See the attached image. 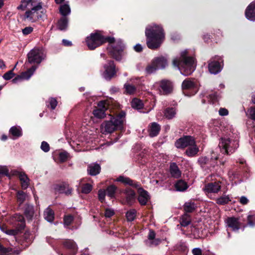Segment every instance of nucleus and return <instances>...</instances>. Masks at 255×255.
Listing matches in <instances>:
<instances>
[{"label":"nucleus","mask_w":255,"mask_h":255,"mask_svg":"<svg viewBox=\"0 0 255 255\" xmlns=\"http://www.w3.org/2000/svg\"><path fill=\"white\" fill-rule=\"evenodd\" d=\"M108 42V50L110 54L117 60H121L124 55L125 45L121 39L115 40L114 37L105 38L100 32L92 33L87 37L86 44L91 50H93L105 42Z\"/></svg>","instance_id":"f257e3e1"},{"label":"nucleus","mask_w":255,"mask_h":255,"mask_svg":"<svg viewBox=\"0 0 255 255\" xmlns=\"http://www.w3.org/2000/svg\"><path fill=\"white\" fill-rule=\"evenodd\" d=\"M146 44L151 49L159 48L165 38L164 33L161 27L155 24L148 25L145 29Z\"/></svg>","instance_id":"f03ea898"},{"label":"nucleus","mask_w":255,"mask_h":255,"mask_svg":"<svg viewBox=\"0 0 255 255\" xmlns=\"http://www.w3.org/2000/svg\"><path fill=\"white\" fill-rule=\"evenodd\" d=\"M173 65L180 70L181 74L188 76L191 74L195 70L196 64L193 57L188 56L187 50L181 52L180 57L173 59Z\"/></svg>","instance_id":"7ed1b4c3"},{"label":"nucleus","mask_w":255,"mask_h":255,"mask_svg":"<svg viewBox=\"0 0 255 255\" xmlns=\"http://www.w3.org/2000/svg\"><path fill=\"white\" fill-rule=\"evenodd\" d=\"M125 113H121L115 117H112L110 120L104 122L101 125V132L104 134L111 133L114 131L123 128L125 121Z\"/></svg>","instance_id":"20e7f679"},{"label":"nucleus","mask_w":255,"mask_h":255,"mask_svg":"<svg viewBox=\"0 0 255 255\" xmlns=\"http://www.w3.org/2000/svg\"><path fill=\"white\" fill-rule=\"evenodd\" d=\"M238 146V142L237 140L231 139L227 136L222 137L219 143L221 152L225 154L233 153Z\"/></svg>","instance_id":"39448f33"},{"label":"nucleus","mask_w":255,"mask_h":255,"mask_svg":"<svg viewBox=\"0 0 255 255\" xmlns=\"http://www.w3.org/2000/svg\"><path fill=\"white\" fill-rule=\"evenodd\" d=\"M42 8V3L37 2L36 5L30 8V9L25 12L24 19L32 22L37 21L39 18L41 17Z\"/></svg>","instance_id":"423d86ee"},{"label":"nucleus","mask_w":255,"mask_h":255,"mask_svg":"<svg viewBox=\"0 0 255 255\" xmlns=\"http://www.w3.org/2000/svg\"><path fill=\"white\" fill-rule=\"evenodd\" d=\"M45 57V55L42 50L38 48H34L30 50L27 54V60L25 64L28 66V64H38L41 63Z\"/></svg>","instance_id":"0eeeda50"},{"label":"nucleus","mask_w":255,"mask_h":255,"mask_svg":"<svg viewBox=\"0 0 255 255\" xmlns=\"http://www.w3.org/2000/svg\"><path fill=\"white\" fill-rule=\"evenodd\" d=\"M181 87L184 93L190 91L189 94H185L186 95L189 96L195 95L198 91L197 84L194 80L189 78L186 79L183 81Z\"/></svg>","instance_id":"6e6552de"},{"label":"nucleus","mask_w":255,"mask_h":255,"mask_svg":"<svg viewBox=\"0 0 255 255\" xmlns=\"http://www.w3.org/2000/svg\"><path fill=\"white\" fill-rule=\"evenodd\" d=\"M195 139L191 136H183L180 138L175 143V146L178 148H184L190 145H194Z\"/></svg>","instance_id":"1a4fd4ad"},{"label":"nucleus","mask_w":255,"mask_h":255,"mask_svg":"<svg viewBox=\"0 0 255 255\" xmlns=\"http://www.w3.org/2000/svg\"><path fill=\"white\" fill-rule=\"evenodd\" d=\"M105 71L103 77L106 80H110L116 74L115 65L113 61H109L104 65Z\"/></svg>","instance_id":"9d476101"},{"label":"nucleus","mask_w":255,"mask_h":255,"mask_svg":"<svg viewBox=\"0 0 255 255\" xmlns=\"http://www.w3.org/2000/svg\"><path fill=\"white\" fill-rule=\"evenodd\" d=\"M37 67L36 66H32L31 68L28 69L26 71L22 72L20 75L17 76L14 78L12 82L13 83H16L21 80H28L33 74Z\"/></svg>","instance_id":"9b49d317"},{"label":"nucleus","mask_w":255,"mask_h":255,"mask_svg":"<svg viewBox=\"0 0 255 255\" xmlns=\"http://www.w3.org/2000/svg\"><path fill=\"white\" fill-rule=\"evenodd\" d=\"M108 103L106 101H100L98 104V108L93 111V115L97 118L102 119L106 116L105 112L108 108Z\"/></svg>","instance_id":"f8f14e48"},{"label":"nucleus","mask_w":255,"mask_h":255,"mask_svg":"<svg viewBox=\"0 0 255 255\" xmlns=\"http://www.w3.org/2000/svg\"><path fill=\"white\" fill-rule=\"evenodd\" d=\"M137 200L141 205H145L150 199V196L146 190L141 188L138 189Z\"/></svg>","instance_id":"ddd939ff"},{"label":"nucleus","mask_w":255,"mask_h":255,"mask_svg":"<svg viewBox=\"0 0 255 255\" xmlns=\"http://www.w3.org/2000/svg\"><path fill=\"white\" fill-rule=\"evenodd\" d=\"M220 182H215L206 184L204 188L205 192L208 193H215L218 192L221 189Z\"/></svg>","instance_id":"4468645a"},{"label":"nucleus","mask_w":255,"mask_h":255,"mask_svg":"<svg viewBox=\"0 0 255 255\" xmlns=\"http://www.w3.org/2000/svg\"><path fill=\"white\" fill-rule=\"evenodd\" d=\"M160 91L164 95H167L171 92L173 88L172 83L168 80H162L159 84Z\"/></svg>","instance_id":"2eb2a0df"},{"label":"nucleus","mask_w":255,"mask_h":255,"mask_svg":"<svg viewBox=\"0 0 255 255\" xmlns=\"http://www.w3.org/2000/svg\"><path fill=\"white\" fill-rule=\"evenodd\" d=\"M245 15L248 19L251 21H255V1L252 2L247 7Z\"/></svg>","instance_id":"dca6fc26"},{"label":"nucleus","mask_w":255,"mask_h":255,"mask_svg":"<svg viewBox=\"0 0 255 255\" xmlns=\"http://www.w3.org/2000/svg\"><path fill=\"white\" fill-rule=\"evenodd\" d=\"M63 245L66 249L69 250L71 252V255H76L78 250V247L75 242L73 240H67L64 242Z\"/></svg>","instance_id":"f3484780"},{"label":"nucleus","mask_w":255,"mask_h":255,"mask_svg":"<svg viewBox=\"0 0 255 255\" xmlns=\"http://www.w3.org/2000/svg\"><path fill=\"white\" fill-rule=\"evenodd\" d=\"M226 223L228 226L231 228L234 231H237L241 226L239 219L234 217L228 218L227 220Z\"/></svg>","instance_id":"a211bd4d"},{"label":"nucleus","mask_w":255,"mask_h":255,"mask_svg":"<svg viewBox=\"0 0 255 255\" xmlns=\"http://www.w3.org/2000/svg\"><path fill=\"white\" fill-rule=\"evenodd\" d=\"M209 71L211 74H216L222 69V65L219 62L211 61L208 65Z\"/></svg>","instance_id":"6ab92c4d"},{"label":"nucleus","mask_w":255,"mask_h":255,"mask_svg":"<svg viewBox=\"0 0 255 255\" xmlns=\"http://www.w3.org/2000/svg\"><path fill=\"white\" fill-rule=\"evenodd\" d=\"M9 133L12 139H17L22 136V129L19 126H13L9 129Z\"/></svg>","instance_id":"aec40b11"},{"label":"nucleus","mask_w":255,"mask_h":255,"mask_svg":"<svg viewBox=\"0 0 255 255\" xmlns=\"http://www.w3.org/2000/svg\"><path fill=\"white\" fill-rule=\"evenodd\" d=\"M160 130V126L156 123H152L148 126V132L150 137L157 136Z\"/></svg>","instance_id":"412c9836"},{"label":"nucleus","mask_w":255,"mask_h":255,"mask_svg":"<svg viewBox=\"0 0 255 255\" xmlns=\"http://www.w3.org/2000/svg\"><path fill=\"white\" fill-rule=\"evenodd\" d=\"M153 61L158 70L163 69L167 65V60L163 56L155 57Z\"/></svg>","instance_id":"4be33fe9"},{"label":"nucleus","mask_w":255,"mask_h":255,"mask_svg":"<svg viewBox=\"0 0 255 255\" xmlns=\"http://www.w3.org/2000/svg\"><path fill=\"white\" fill-rule=\"evenodd\" d=\"M37 3L33 0H21L20 5L17 6V8L19 10H24L26 8H30L33 7Z\"/></svg>","instance_id":"5701e85b"},{"label":"nucleus","mask_w":255,"mask_h":255,"mask_svg":"<svg viewBox=\"0 0 255 255\" xmlns=\"http://www.w3.org/2000/svg\"><path fill=\"white\" fill-rule=\"evenodd\" d=\"M16 172L18 175L22 188L23 189H26L29 184V179L27 176L24 172L17 171Z\"/></svg>","instance_id":"b1692460"},{"label":"nucleus","mask_w":255,"mask_h":255,"mask_svg":"<svg viewBox=\"0 0 255 255\" xmlns=\"http://www.w3.org/2000/svg\"><path fill=\"white\" fill-rule=\"evenodd\" d=\"M126 195V202L129 205L132 204L135 200V192L130 188H127L125 192Z\"/></svg>","instance_id":"393cba45"},{"label":"nucleus","mask_w":255,"mask_h":255,"mask_svg":"<svg viewBox=\"0 0 255 255\" xmlns=\"http://www.w3.org/2000/svg\"><path fill=\"white\" fill-rule=\"evenodd\" d=\"M12 220L14 222L13 224L15 226H17L19 229H23L24 227V217L19 214H15L12 217Z\"/></svg>","instance_id":"a878e982"},{"label":"nucleus","mask_w":255,"mask_h":255,"mask_svg":"<svg viewBox=\"0 0 255 255\" xmlns=\"http://www.w3.org/2000/svg\"><path fill=\"white\" fill-rule=\"evenodd\" d=\"M116 180L118 182H122L125 184H128L132 187H134L135 188H137L138 185L136 182H133L132 180L130 179L129 178L125 177L124 176H119Z\"/></svg>","instance_id":"bb28decb"},{"label":"nucleus","mask_w":255,"mask_h":255,"mask_svg":"<svg viewBox=\"0 0 255 255\" xmlns=\"http://www.w3.org/2000/svg\"><path fill=\"white\" fill-rule=\"evenodd\" d=\"M101 170V167L98 164L94 163L89 165L88 171L90 175L94 176L98 174Z\"/></svg>","instance_id":"cd10ccee"},{"label":"nucleus","mask_w":255,"mask_h":255,"mask_svg":"<svg viewBox=\"0 0 255 255\" xmlns=\"http://www.w3.org/2000/svg\"><path fill=\"white\" fill-rule=\"evenodd\" d=\"M170 171L172 177L179 178L181 176V172L175 163H172L170 166Z\"/></svg>","instance_id":"c85d7f7f"},{"label":"nucleus","mask_w":255,"mask_h":255,"mask_svg":"<svg viewBox=\"0 0 255 255\" xmlns=\"http://www.w3.org/2000/svg\"><path fill=\"white\" fill-rule=\"evenodd\" d=\"M199 151V148L196 144V142L194 145H190L186 149L185 153L186 155L190 157H192L196 155Z\"/></svg>","instance_id":"c756f323"},{"label":"nucleus","mask_w":255,"mask_h":255,"mask_svg":"<svg viewBox=\"0 0 255 255\" xmlns=\"http://www.w3.org/2000/svg\"><path fill=\"white\" fill-rule=\"evenodd\" d=\"M175 188L178 191H184L187 189L188 185L186 182L180 180L175 184Z\"/></svg>","instance_id":"7c9ffc66"},{"label":"nucleus","mask_w":255,"mask_h":255,"mask_svg":"<svg viewBox=\"0 0 255 255\" xmlns=\"http://www.w3.org/2000/svg\"><path fill=\"white\" fill-rule=\"evenodd\" d=\"M59 11L61 15L65 16L69 14L71 12V9L68 3H63L60 6Z\"/></svg>","instance_id":"2f4dec72"},{"label":"nucleus","mask_w":255,"mask_h":255,"mask_svg":"<svg viewBox=\"0 0 255 255\" xmlns=\"http://www.w3.org/2000/svg\"><path fill=\"white\" fill-rule=\"evenodd\" d=\"M44 216L48 222H52L54 218V212L50 208H47L44 212Z\"/></svg>","instance_id":"473e14b6"},{"label":"nucleus","mask_w":255,"mask_h":255,"mask_svg":"<svg viewBox=\"0 0 255 255\" xmlns=\"http://www.w3.org/2000/svg\"><path fill=\"white\" fill-rule=\"evenodd\" d=\"M196 207V205L194 202L191 201L186 202L184 205V209L185 211L188 213L193 212Z\"/></svg>","instance_id":"72a5a7b5"},{"label":"nucleus","mask_w":255,"mask_h":255,"mask_svg":"<svg viewBox=\"0 0 255 255\" xmlns=\"http://www.w3.org/2000/svg\"><path fill=\"white\" fill-rule=\"evenodd\" d=\"M176 114V110L175 108H167L164 112L165 117L168 119L174 118Z\"/></svg>","instance_id":"f704fd0d"},{"label":"nucleus","mask_w":255,"mask_h":255,"mask_svg":"<svg viewBox=\"0 0 255 255\" xmlns=\"http://www.w3.org/2000/svg\"><path fill=\"white\" fill-rule=\"evenodd\" d=\"M68 26V19L66 17L61 18L58 22V27L61 30H65Z\"/></svg>","instance_id":"c9c22d12"},{"label":"nucleus","mask_w":255,"mask_h":255,"mask_svg":"<svg viewBox=\"0 0 255 255\" xmlns=\"http://www.w3.org/2000/svg\"><path fill=\"white\" fill-rule=\"evenodd\" d=\"M131 107L137 110H140L143 107V103L140 100L135 98L133 99L131 103Z\"/></svg>","instance_id":"e433bc0d"},{"label":"nucleus","mask_w":255,"mask_h":255,"mask_svg":"<svg viewBox=\"0 0 255 255\" xmlns=\"http://www.w3.org/2000/svg\"><path fill=\"white\" fill-rule=\"evenodd\" d=\"M24 213L26 218L29 220H31L34 214L33 206L28 205L25 210Z\"/></svg>","instance_id":"4c0bfd02"},{"label":"nucleus","mask_w":255,"mask_h":255,"mask_svg":"<svg viewBox=\"0 0 255 255\" xmlns=\"http://www.w3.org/2000/svg\"><path fill=\"white\" fill-rule=\"evenodd\" d=\"M136 215V211L132 209L127 211L126 217L128 221H132L135 219Z\"/></svg>","instance_id":"58836bf2"},{"label":"nucleus","mask_w":255,"mask_h":255,"mask_svg":"<svg viewBox=\"0 0 255 255\" xmlns=\"http://www.w3.org/2000/svg\"><path fill=\"white\" fill-rule=\"evenodd\" d=\"M158 69L156 66H155V64L154 63L153 61L152 60L151 64L148 65L145 71L147 74H152L155 72Z\"/></svg>","instance_id":"ea45409f"},{"label":"nucleus","mask_w":255,"mask_h":255,"mask_svg":"<svg viewBox=\"0 0 255 255\" xmlns=\"http://www.w3.org/2000/svg\"><path fill=\"white\" fill-rule=\"evenodd\" d=\"M92 185L89 183H85L81 187V192L84 194H88L92 190Z\"/></svg>","instance_id":"a19ab883"},{"label":"nucleus","mask_w":255,"mask_h":255,"mask_svg":"<svg viewBox=\"0 0 255 255\" xmlns=\"http://www.w3.org/2000/svg\"><path fill=\"white\" fill-rule=\"evenodd\" d=\"M124 87L126 90V92L127 94L130 95L133 94L136 91L135 87L133 85L129 84V83H126L125 84Z\"/></svg>","instance_id":"79ce46f5"},{"label":"nucleus","mask_w":255,"mask_h":255,"mask_svg":"<svg viewBox=\"0 0 255 255\" xmlns=\"http://www.w3.org/2000/svg\"><path fill=\"white\" fill-rule=\"evenodd\" d=\"M191 222L190 217L187 214L182 216L181 221V225L182 226L185 227L190 224Z\"/></svg>","instance_id":"37998d69"},{"label":"nucleus","mask_w":255,"mask_h":255,"mask_svg":"<svg viewBox=\"0 0 255 255\" xmlns=\"http://www.w3.org/2000/svg\"><path fill=\"white\" fill-rule=\"evenodd\" d=\"M116 189V187L114 185L108 186L106 191L107 192V195L111 198L114 197Z\"/></svg>","instance_id":"c03bdc74"},{"label":"nucleus","mask_w":255,"mask_h":255,"mask_svg":"<svg viewBox=\"0 0 255 255\" xmlns=\"http://www.w3.org/2000/svg\"><path fill=\"white\" fill-rule=\"evenodd\" d=\"M26 194L22 191H19L17 193V199L20 204L22 203L26 199Z\"/></svg>","instance_id":"a18cd8bd"},{"label":"nucleus","mask_w":255,"mask_h":255,"mask_svg":"<svg viewBox=\"0 0 255 255\" xmlns=\"http://www.w3.org/2000/svg\"><path fill=\"white\" fill-rule=\"evenodd\" d=\"M9 176V171L5 166H0V177L2 176Z\"/></svg>","instance_id":"49530a36"},{"label":"nucleus","mask_w":255,"mask_h":255,"mask_svg":"<svg viewBox=\"0 0 255 255\" xmlns=\"http://www.w3.org/2000/svg\"><path fill=\"white\" fill-rule=\"evenodd\" d=\"M229 201H230L229 197V196H223L220 198H219L217 200V202L219 204L224 205V204H227Z\"/></svg>","instance_id":"de8ad7c7"},{"label":"nucleus","mask_w":255,"mask_h":255,"mask_svg":"<svg viewBox=\"0 0 255 255\" xmlns=\"http://www.w3.org/2000/svg\"><path fill=\"white\" fill-rule=\"evenodd\" d=\"M48 104L47 105V106L48 107H50V108L52 110L55 109L57 105V100L53 98H51L49 99Z\"/></svg>","instance_id":"09e8293b"},{"label":"nucleus","mask_w":255,"mask_h":255,"mask_svg":"<svg viewBox=\"0 0 255 255\" xmlns=\"http://www.w3.org/2000/svg\"><path fill=\"white\" fill-rule=\"evenodd\" d=\"M14 67H15V66ZM14 68H14L12 70H9L6 73H5L3 75V79H5V80H8L13 78L14 76V74L13 72V70Z\"/></svg>","instance_id":"8fccbe9b"},{"label":"nucleus","mask_w":255,"mask_h":255,"mask_svg":"<svg viewBox=\"0 0 255 255\" xmlns=\"http://www.w3.org/2000/svg\"><path fill=\"white\" fill-rule=\"evenodd\" d=\"M11 251L10 248H6L3 247V246L0 243V255H6L10 253Z\"/></svg>","instance_id":"3c124183"},{"label":"nucleus","mask_w":255,"mask_h":255,"mask_svg":"<svg viewBox=\"0 0 255 255\" xmlns=\"http://www.w3.org/2000/svg\"><path fill=\"white\" fill-rule=\"evenodd\" d=\"M106 196V191L104 189H100L98 191V199L101 202H103Z\"/></svg>","instance_id":"603ef678"},{"label":"nucleus","mask_w":255,"mask_h":255,"mask_svg":"<svg viewBox=\"0 0 255 255\" xmlns=\"http://www.w3.org/2000/svg\"><path fill=\"white\" fill-rule=\"evenodd\" d=\"M55 190L56 191L59 192V193H64L65 192L64 191V186L63 185H58L55 188ZM72 192L71 189H69L67 192H65V193L66 194H70Z\"/></svg>","instance_id":"864d4df0"},{"label":"nucleus","mask_w":255,"mask_h":255,"mask_svg":"<svg viewBox=\"0 0 255 255\" xmlns=\"http://www.w3.org/2000/svg\"><path fill=\"white\" fill-rule=\"evenodd\" d=\"M69 156V154L66 152H62L59 153V157L61 162L65 161Z\"/></svg>","instance_id":"5fc2aeb1"},{"label":"nucleus","mask_w":255,"mask_h":255,"mask_svg":"<svg viewBox=\"0 0 255 255\" xmlns=\"http://www.w3.org/2000/svg\"><path fill=\"white\" fill-rule=\"evenodd\" d=\"M41 149L45 152H48L50 149L48 143L46 141H42L41 144Z\"/></svg>","instance_id":"6e6d98bb"},{"label":"nucleus","mask_w":255,"mask_h":255,"mask_svg":"<svg viewBox=\"0 0 255 255\" xmlns=\"http://www.w3.org/2000/svg\"><path fill=\"white\" fill-rule=\"evenodd\" d=\"M20 229H19L18 227L16 229L9 230L7 229V231H5V234H6L7 235H8L14 236L18 233L19 230Z\"/></svg>","instance_id":"4d7b16f0"},{"label":"nucleus","mask_w":255,"mask_h":255,"mask_svg":"<svg viewBox=\"0 0 255 255\" xmlns=\"http://www.w3.org/2000/svg\"><path fill=\"white\" fill-rule=\"evenodd\" d=\"M73 217L70 215L66 216L64 217V225L69 226L73 221Z\"/></svg>","instance_id":"13d9d810"},{"label":"nucleus","mask_w":255,"mask_h":255,"mask_svg":"<svg viewBox=\"0 0 255 255\" xmlns=\"http://www.w3.org/2000/svg\"><path fill=\"white\" fill-rule=\"evenodd\" d=\"M114 211L113 209L107 208L105 210V216L107 218H110L114 215Z\"/></svg>","instance_id":"bf43d9fd"},{"label":"nucleus","mask_w":255,"mask_h":255,"mask_svg":"<svg viewBox=\"0 0 255 255\" xmlns=\"http://www.w3.org/2000/svg\"><path fill=\"white\" fill-rule=\"evenodd\" d=\"M33 29L32 27L27 26L23 29L22 32L23 35H26L31 33L33 31Z\"/></svg>","instance_id":"052dcab7"},{"label":"nucleus","mask_w":255,"mask_h":255,"mask_svg":"<svg viewBox=\"0 0 255 255\" xmlns=\"http://www.w3.org/2000/svg\"><path fill=\"white\" fill-rule=\"evenodd\" d=\"M198 162L201 166H203L209 162V159L206 157H201L198 159Z\"/></svg>","instance_id":"680f3d73"},{"label":"nucleus","mask_w":255,"mask_h":255,"mask_svg":"<svg viewBox=\"0 0 255 255\" xmlns=\"http://www.w3.org/2000/svg\"><path fill=\"white\" fill-rule=\"evenodd\" d=\"M250 118L253 120H255V108H251L248 111Z\"/></svg>","instance_id":"e2e57ef3"},{"label":"nucleus","mask_w":255,"mask_h":255,"mask_svg":"<svg viewBox=\"0 0 255 255\" xmlns=\"http://www.w3.org/2000/svg\"><path fill=\"white\" fill-rule=\"evenodd\" d=\"M219 114L221 116H227L229 114L228 111L225 108H221L219 111Z\"/></svg>","instance_id":"0e129e2a"},{"label":"nucleus","mask_w":255,"mask_h":255,"mask_svg":"<svg viewBox=\"0 0 255 255\" xmlns=\"http://www.w3.org/2000/svg\"><path fill=\"white\" fill-rule=\"evenodd\" d=\"M192 253L193 255H202V250L199 248H194Z\"/></svg>","instance_id":"69168bd1"},{"label":"nucleus","mask_w":255,"mask_h":255,"mask_svg":"<svg viewBox=\"0 0 255 255\" xmlns=\"http://www.w3.org/2000/svg\"><path fill=\"white\" fill-rule=\"evenodd\" d=\"M255 219V217L254 215H249L248 217V223L249 224L253 226L255 225V223L253 222Z\"/></svg>","instance_id":"338daca9"},{"label":"nucleus","mask_w":255,"mask_h":255,"mask_svg":"<svg viewBox=\"0 0 255 255\" xmlns=\"http://www.w3.org/2000/svg\"><path fill=\"white\" fill-rule=\"evenodd\" d=\"M240 203L243 205H246L249 202V200L245 196H242L240 199Z\"/></svg>","instance_id":"774afa93"}]
</instances>
